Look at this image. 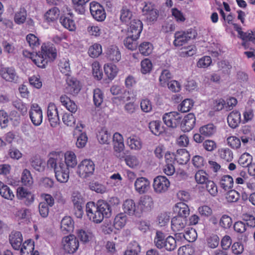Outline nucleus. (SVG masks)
<instances>
[{
    "instance_id": "f257e3e1",
    "label": "nucleus",
    "mask_w": 255,
    "mask_h": 255,
    "mask_svg": "<svg viewBox=\"0 0 255 255\" xmlns=\"http://www.w3.org/2000/svg\"><path fill=\"white\" fill-rule=\"evenodd\" d=\"M86 212L88 219L93 222L99 224L104 218L111 216V209L110 205L104 200H99L97 204L89 202L86 205Z\"/></svg>"
},
{
    "instance_id": "f03ea898",
    "label": "nucleus",
    "mask_w": 255,
    "mask_h": 255,
    "mask_svg": "<svg viewBox=\"0 0 255 255\" xmlns=\"http://www.w3.org/2000/svg\"><path fill=\"white\" fill-rule=\"evenodd\" d=\"M57 55V50L53 44L43 43L40 51L36 53L34 64L38 67L45 68L48 63L56 59Z\"/></svg>"
},
{
    "instance_id": "7ed1b4c3",
    "label": "nucleus",
    "mask_w": 255,
    "mask_h": 255,
    "mask_svg": "<svg viewBox=\"0 0 255 255\" xmlns=\"http://www.w3.org/2000/svg\"><path fill=\"white\" fill-rule=\"evenodd\" d=\"M155 247L158 249H165L167 251H174L177 247L176 241L172 236L166 237L161 231H157L154 239Z\"/></svg>"
},
{
    "instance_id": "20e7f679",
    "label": "nucleus",
    "mask_w": 255,
    "mask_h": 255,
    "mask_svg": "<svg viewBox=\"0 0 255 255\" xmlns=\"http://www.w3.org/2000/svg\"><path fill=\"white\" fill-rule=\"evenodd\" d=\"M197 34L196 30L192 28L186 30L176 31L174 33L173 44L175 46H182L190 40L196 38Z\"/></svg>"
},
{
    "instance_id": "39448f33",
    "label": "nucleus",
    "mask_w": 255,
    "mask_h": 255,
    "mask_svg": "<svg viewBox=\"0 0 255 255\" xmlns=\"http://www.w3.org/2000/svg\"><path fill=\"white\" fill-rule=\"evenodd\" d=\"M95 167V164L91 160L86 159L79 163L77 172L80 177L85 178L93 175Z\"/></svg>"
},
{
    "instance_id": "423d86ee",
    "label": "nucleus",
    "mask_w": 255,
    "mask_h": 255,
    "mask_svg": "<svg viewBox=\"0 0 255 255\" xmlns=\"http://www.w3.org/2000/svg\"><path fill=\"white\" fill-rule=\"evenodd\" d=\"M62 243L64 251L70 254L75 253L79 247V241L73 235H70L64 237Z\"/></svg>"
},
{
    "instance_id": "0eeeda50",
    "label": "nucleus",
    "mask_w": 255,
    "mask_h": 255,
    "mask_svg": "<svg viewBox=\"0 0 255 255\" xmlns=\"http://www.w3.org/2000/svg\"><path fill=\"white\" fill-rule=\"evenodd\" d=\"M182 115L177 112H171L164 114L162 116L164 123L168 127L175 128L181 123Z\"/></svg>"
},
{
    "instance_id": "6e6552de",
    "label": "nucleus",
    "mask_w": 255,
    "mask_h": 255,
    "mask_svg": "<svg viewBox=\"0 0 255 255\" xmlns=\"http://www.w3.org/2000/svg\"><path fill=\"white\" fill-rule=\"evenodd\" d=\"M170 185L169 180L165 176L159 175L154 179L153 188L155 193L161 194L166 192Z\"/></svg>"
},
{
    "instance_id": "1a4fd4ad",
    "label": "nucleus",
    "mask_w": 255,
    "mask_h": 255,
    "mask_svg": "<svg viewBox=\"0 0 255 255\" xmlns=\"http://www.w3.org/2000/svg\"><path fill=\"white\" fill-rule=\"evenodd\" d=\"M90 11L93 17L97 21H103L106 17L104 8L97 2L92 1L90 3Z\"/></svg>"
},
{
    "instance_id": "9d476101",
    "label": "nucleus",
    "mask_w": 255,
    "mask_h": 255,
    "mask_svg": "<svg viewBox=\"0 0 255 255\" xmlns=\"http://www.w3.org/2000/svg\"><path fill=\"white\" fill-rule=\"evenodd\" d=\"M29 115L32 123L35 126H39L41 124L43 120L42 111L38 104L31 105Z\"/></svg>"
},
{
    "instance_id": "9b49d317",
    "label": "nucleus",
    "mask_w": 255,
    "mask_h": 255,
    "mask_svg": "<svg viewBox=\"0 0 255 255\" xmlns=\"http://www.w3.org/2000/svg\"><path fill=\"white\" fill-rule=\"evenodd\" d=\"M16 196L18 199L21 200L26 206L30 205L34 201V195L23 187L17 188Z\"/></svg>"
},
{
    "instance_id": "f8f14e48",
    "label": "nucleus",
    "mask_w": 255,
    "mask_h": 255,
    "mask_svg": "<svg viewBox=\"0 0 255 255\" xmlns=\"http://www.w3.org/2000/svg\"><path fill=\"white\" fill-rule=\"evenodd\" d=\"M47 117L50 126L55 128L60 124L58 110L56 105L52 103L49 104L47 108Z\"/></svg>"
},
{
    "instance_id": "ddd939ff",
    "label": "nucleus",
    "mask_w": 255,
    "mask_h": 255,
    "mask_svg": "<svg viewBox=\"0 0 255 255\" xmlns=\"http://www.w3.org/2000/svg\"><path fill=\"white\" fill-rule=\"evenodd\" d=\"M187 219L180 216H175L171 219V228L175 236L179 235L182 232L187 225Z\"/></svg>"
},
{
    "instance_id": "4468645a",
    "label": "nucleus",
    "mask_w": 255,
    "mask_h": 255,
    "mask_svg": "<svg viewBox=\"0 0 255 255\" xmlns=\"http://www.w3.org/2000/svg\"><path fill=\"white\" fill-rule=\"evenodd\" d=\"M55 176L58 181L66 183L69 178V169L64 163H60L54 171Z\"/></svg>"
},
{
    "instance_id": "2eb2a0df",
    "label": "nucleus",
    "mask_w": 255,
    "mask_h": 255,
    "mask_svg": "<svg viewBox=\"0 0 255 255\" xmlns=\"http://www.w3.org/2000/svg\"><path fill=\"white\" fill-rule=\"evenodd\" d=\"M66 86L65 89V92L67 94L75 96L77 95L81 90L80 82L73 77H67L66 80Z\"/></svg>"
},
{
    "instance_id": "dca6fc26",
    "label": "nucleus",
    "mask_w": 255,
    "mask_h": 255,
    "mask_svg": "<svg viewBox=\"0 0 255 255\" xmlns=\"http://www.w3.org/2000/svg\"><path fill=\"white\" fill-rule=\"evenodd\" d=\"M134 186L136 192L139 194H143L146 193L150 189V183L147 178L140 177L136 179Z\"/></svg>"
},
{
    "instance_id": "f3484780",
    "label": "nucleus",
    "mask_w": 255,
    "mask_h": 255,
    "mask_svg": "<svg viewBox=\"0 0 255 255\" xmlns=\"http://www.w3.org/2000/svg\"><path fill=\"white\" fill-rule=\"evenodd\" d=\"M196 118L193 113H189L185 116L180 123V127L182 131L188 132L191 130L195 127Z\"/></svg>"
},
{
    "instance_id": "a211bd4d",
    "label": "nucleus",
    "mask_w": 255,
    "mask_h": 255,
    "mask_svg": "<svg viewBox=\"0 0 255 255\" xmlns=\"http://www.w3.org/2000/svg\"><path fill=\"white\" fill-rule=\"evenodd\" d=\"M143 24L139 19H133L129 22V26L128 28V34L133 37L139 38L142 30Z\"/></svg>"
},
{
    "instance_id": "6ab92c4d",
    "label": "nucleus",
    "mask_w": 255,
    "mask_h": 255,
    "mask_svg": "<svg viewBox=\"0 0 255 255\" xmlns=\"http://www.w3.org/2000/svg\"><path fill=\"white\" fill-rule=\"evenodd\" d=\"M113 141L114 149L116 152V156L120 157L121 153L124 151L125 145L123 135L119 132H116L113 135Z\"/></svg>"
},
{
    "instance_id": "aec40b11",
    "label": "nucleus",
    "mask_w": 255,
    "mask_h": 255,
    "mask_svg": "<svg viewBox=\"0 0 255 255\" xmlns=\"http://www.w3.org/2000/svg\"><path fill=\"white\" fill-rule=\"evenodd\" d=\"M60 22L63 27L69 31H74L76 28L75 22L73 20V14L71 12L62 14L60 18Z\"/></svg>"
},
{
    "instance_id": "412c9836",
    "label": "nucleus",
    "mask_w": 255,
    "mask_h": 255,
    "mask_svg": "<svg viewBox=\"0 0 255 255\" xmlns=\"http://www.w3.org/2000/svg\"><path fill=\"white\" fill-rule=\"evenodd\" d=\"M106 57L110 61L118 62L121 59V54L119 48L116 45H111L106 51Z\"/></svg>"
},
{
    "instance_id": "4be33fe9",
    "label": "nucleus",
    "mask_w": 255,
    "mask_h": 255,
    "mask_svg": "<svg viewBox=\"0 0 255 255\" xmlns=\"http://www.w3.org/2000/svg\"><path fill=\"white\" fill-rule=\"evenodd\" d=\"M122 208L125 214L129 215L139 214V209L136 208L135 203L132 199H128L126 200L123 203Z\"/></svg>"
},
{
    "instance_id": "5701e85b",
    "label": "nucleus",
    "mask_w": 255,
    "mask_h": 255,
    "mask_svg": "<svg viewBox=\"0 0 255 255\" xmlns=\"http://www.w3.org/2000/svg\"><path fill=\"white\" fill-rule=\"evenodd\" d=\"M22 240V236L20 232H13L9 237V243L15 250L20 249Z\"/></svg>"
},
{
    "instance_id": "b1692460",
    "label": "nucleus",
    "mask_w": 255,
    "mask_h": 255,
    "mask_svg": "<svg viewBox=\"0 0 255 255\" xmlns=\"http://www.w3.org/2000/svg\"><path fill=\"white\" fill-rule=\"evenodd\" d=\"M74 228V222L70 216L64 217L61 222V230L64 234L72 232Z\"/></svg>"
},
{
    "instance_id": "393cba45",
    "label": "nucleus",
    "mask_w": 255,
    "mask_h": 255,
    "mask_svg": "<svg viewBox=\"0 0 255 255\" xmlns=\"http://www.w3.org/2000/svg\"><path fill=\"white\" fill-rule=\"evenodd\" d=\"M0 75L2 78L9 82H15L18 78L15 70L12 68H1Z\"/></svg>"
},
{
    "instance_id": "a878e982",
    "label": "nucleus",
    "mask_w": 255,
    "mask_h": 255,
    "mask_svg": "<svg viewBox=\"0 0 255 255\" xmlns=\"http://www.w3.org/2000/svg\"><path fill=\"white\" fill-rule=\"evenodd\" d=\"M152 198L148 195L141 196L138 201V206L140 208L139 213L143 211H148L153 207Z\"/></svg>"
},
{
    "instance_id": "bb28decb",
    "label": "nucleus",
    "mask_w": 255,
    "mask_h": 255,
    "mask_svg": "<svg viewBox=\"0 0 255 255\" xmlns=\"http://www.w3.org/2000/svg\"><path fill=\"white\" fill-rule=\"evenodd\" d=\"M234 183L233 177L229 175L222 176L220 178L219 181L220 187L225 191L232 189L234 186Z\"/></svg>"
},
{
    "instance_id": "cd10ccee",
    "label": "nucleus",
    "mask_w": 255,
    "mask_h": 255,
    "mask_svg": "<svg viewBox=\"0 0 255 255\" xmlns=\"http://www.w3.org/2000/svg\"><path fill=\"white\" fill-rule=\"evenodd\" d=\"M60 101L62 105L71 113H75L77 112L78 110L77 105L66 95H62L60 97Z\"/></svg>"
},
{
    "instance_id": "c85d7f7f",
    "label": "nucleus",
    "mask_w": 255,
    "mask_h": 255,
    "mask_svg": "<svg viewBox=\"0 0 255 255\" xmlns=\"http://www.w3.org/2000/svg\"><path fill=\"white\" fill-rule=\"evenodd\" d=\"M241 120V114L237 111H232L227 118L229 126L233 128H235L239 126Z\"/></svg>"
},
{
    "instance_id": "c756f323",
    "label": "nucleus",
    "mask_w": 255,
    "mask_h": 255,
    "mask_svg": "<svg viewBox=\"0 0 255 255\" xmlns=\"http://www.w3.org/2000/svg\"><path fill=\"white\" fill-rule=\"evenodd\" d=\"M174 158L179 164H185L190 160V154L185 149H179L177 150Z\"/></svg>"
},
{
    "instance_id": "7c9ffc66",
    "label": "nucleus",
    "mask_w": 255,
    "mask_h": 255,
    "mask_svg": "<svg viewBox=\"0 0 255 255\" xmlns=\"http://www.w3.org/2000/svg\"><path fill=\"white\" fill-rule=\"evenodd\" d=\"M174 211L178 214L177 216H180L186 219L189 215L190 210L188 206L184 202H178L174 207Z\"/></svg>"
},
{
    "instance_id": "2f4dec72",
    "label": "nucleus",
    "mask_w": 255,
    "mask_h": 255,
    "mask_svg": "<svg viewBox=\"0 0 255 255\" xmlns=\"http://www.w3.org/2000/svg\"><path fill=\"white\" fill-rule=\"evenodd\" d=\"M127 144L132 150H140L142 146V143L140 138L136 135H132L128 138Z\"/></svg>"
},
{
    "instance_id": "473e14b6",
    "label": "nucleus",
    "mask_w": 255,
    "mask_h": 255,
    "mask_svg": "<svg viewBox=\"0 0 255 255\" xmlns=\"http://www.w3.org/2000/svg\"><path fill=\"white\" fill-rule=\"evenodd\" d=\"M21 255H31L34 252V243L32 240L25 241L20 248Z\"/></svg>"
},
{
    "instance_id": "72a5a7b5",
    "label": "nucleus",
    "mask_w": 255,
    "mask_h": 255,
    "mask_svg": "<svg viewBox=\"0 0 255 255\" xmlns=\"http://www.w3.org/2000/svg\"><path fill=\"white\" fill-rule=\"evenodd\" d=\"M105 74L110 80L114 79L117 75L119 69L116 65L107 63L104 65Z\"/></svg>"
},
{
    "instance_id": "f704fd0d",
    "label": "nucleus",
    "mask_w": 255,
    "mask_h": 255,
    "mask_svg": "<svg viewBox=\"0 0 255 255\" xmlns=\"http://www.w3.org/2000/svg\"><path fill=\"white\" fill-rule=\"evenodd\" d=\"M65 165L69 167L74 168L77 164V158L75 154L71 151H68L65 153Z\"/></svg>"
},
{
    "instance_id": "c9c22d12",
    "label": "nucleus",
    "mask_w": 255,
    "mask_h": 255,
    "mask_svg": "<svg viewBox=\"0 0 255 255\" xmlns=\"http://www.w3.org/2000/svg\"><path fill=\"white\" fill-rule=\"evenodd\" d=\"M97 137L101 144H109L111 140V134L105 128L99 131Z\"/></svg>"
},
{
    "instance_id": "e433bc0d",
    "label": "nucleus",
    "mask_w": 255,
    "mask_h": 255,
    "mask_svg": "<svg viewBox=\"0 0 255 255\" xmlns=\"http://www.w3.org/2000/svg\"><path fill=\"white\" fill-rule=\"evenodd\" d=\"M0 195L3 198L10 200H13L14 197V195L10 188L1 181H0Z\"/></svg>"
},
{
    "instance_id": "4c0bfd02",
    "label": "nucleus",
    "mask_w": 255,
    "mask_h": 255,
    "mask_svg": "<svg viewBox=\"0 0 255 255\" xmlns=\"http://www.w3.org/2000/svg\"><path fill=\"white\" fill-rule=\"evenodd\" d=\"M127 217L124 213H120L116 215L114 219V227L117 230L122 229L126 224Z\"/></svg>"
},
{
    "instance_id": "58836bf2",
    "label": "nucleus",
    "mask_w": 255,
    "mask_h": 255,
    "mask_svg": "<svg viewBox=\"0 0 255 255\" xmlns=\"http://www.w3.org/2000/svg\"><path fill=\"white\" fill-rule=\"evenodd\" d=\"M199 132L205 137H210L216 132V127L213 124H209L201 127Z\"/></svg>"
},
{
    "instance_id": "ea45409f",
    "label": "nucleus",
    "mask_w": 255,
    "mask_h": 255,
    "mask_svg": "<svg viewBox=\"0 0 255 255\" xmlns=\"http://www.w3.org/2000/svg\"><path fill=\"white\" fill-rule=\"evenodd\" d=\"M60 14L58 8L54 7L49 9L44 14V17L48 22H54L57 20Z\"/></svg>"
},
{
    "instance_id": "a19ab883",
    "label": "nucleus",
    "mask_w": 255,
    "mask_h": 255,
    "mask_svg": "<svg viewBox=\"0 0 255 255\" xmlns=\"http://www.w3.org/2000/svg\"><path fill=\"white\" fill-rule=\"evenodd\" d=\"M140 250V246L138 243L135 241H132L128 245L124 255H138Z\"/></svg>"
},
{
    "instance_id": "79ce46f5",
    "label": "nucleus",
    "mask_w": 255,
    "mask_h": 255,
    "mask_svg": "<svg viewBox=\"0 0 255 255\" xmlns=\"http://www.w3.org/2000/svg\"><path fill=\"white\" fill-rule=\"evenodd\" d=\"M178 237L180 239L184 238L188 242H193L197 238V234L195 229L190 228L186 230L184 233H179Z\"/></svg>"
},
{
    "instance_id": "37998d69",
    "label": "nucleus",
    "mask_w": 255,
    "mask_h": 255,
    "mask_svg": "<svg viewBox=\"0 0 255 255\" xmlns=\"http://www.w3.org/2000/svg\"><path fill=\"white\" fill-rule=\"evenodd\" d=\"M219 243L220 238L216 234H212L206 237L205 244L209 248H216L219 246Z\"/></svg>"
},
{
    "instance_id": "c03bdc74",
    "label": "nucleus",
    "mask_w": 255,
    "mask_h": 255,
    "mask_svg": "<svg viewBox=\"0 0 255 255\" xmlns=\"http://www.w3.org/2000/svg\"><path fill=\"white\" fill-rule=\"evenodd\" d=\"M149 128L151 132L155 135H159L163 132L162 123L159 121H153L149 123Z\"/></svg>"
},
{
    "instance_id": "a18cd8bd",
    "label": "nucleus",
    "mask_w": 255,
    "mask_h": 255,
    "mask_svg": "<svg viewBox=\"0 0 255 255\" xmlns=\"http://www.w3.org/2000/svg\"><path fill=\"white\" fill-rule=\"evenodd\" d=\"M240 38L243 41L242 45L245 49H247L249 47V42H252L253 43L255 44V35L252 31L242 33V35Z\"/></svg>"
},
{
    "instance_id": "49530a36",
    "label": "nucleus",
    "mask_w": 255,
    "mask_h": 255,
    "mask_svg": "<svg viewBox=\"0 0 255 255\" xmlns=\"http://www.w3.org/2000/svg\"><path fill=\"white\" fill-rule=\"evenodd\" d=\"M32 167L38 171H42L44 168V163L39 155L33 156L30 160Z\"/></svg>"
},
{
    "instance_id": "de8ad7c7",
    "label": "nucleus",
    "mask_w": 255,
    "mask_h": 255,
    "mask_svg": "<svg viewBox=\"0 0 255 255\" xmlns=\"http://www.w3.org/2000/svg\"><path fill=\"white\" fill-rule=\"evenodd\" d=\"M219 157L222 160L230 162L233 159L232 151L228 148H222L218 150Z\"/></svg>"
},
{
    "instance_id": "09e8293b",
    "label": "nucleus",
    "mask_w": 255,
    "mask_h": 255,
    "mask_svg": "<svg viewBox=\"0 0 255 255\" xmlns=\"http://www.w3.org/2000/svg\"><path fill=\"white\" fill-rule=\"evenodd\" d=\"M138 49L142 55L147 56L152 53L153 46L149 42H143L139 45Z\"/></svg>"
},
{
    "instance_id": "8fccbe9b",
    "label": "nucleus",
    "mask_w": 255,
    "mask_h": 255,
    "mask_svg": "<svg viewBox=\"0 0 255 255\" xmlns=\"http://www.w3.org/2000/svg\"><path fill=\"white\" fill-rule=\"evenodd\" d=\"M27 11L24 7H21L19 10L15 13L14 20L16 23L20 24L23 23L26 19Z\"/></svg>"
},
{
    "instance_id": "3c124183",
    "label": "nucleus",
    "mask_w": 255,
    "mask_h": 255,
    "mask_svg": "<svg viewBox=\"0 0 255 255\" xmlns=\"http://www.w3.org/2000/svg\"><path fill=\"white\" fill-rule=\"evenodd\" d=\"M172 78V75L170 72L167 69L163 70L159 78L160 84L162 87H165L170 82Z\"/></svg>"
},
{
    "instance_id": "603ef678",
    "label": "nucleus",
    "mask_w": 255,
    "mask_h": 255,
    "mask_svg": "<svg viewBox=\"0 0 255 255\" xmlns=\"http://www.w3.org/2000/svg\"><path fill=\"white\" fill-rule=\"evenodd\" d=\"M21 180L22 184L25 186H30L33 184V178L29 170L25 169L23 170Z\"/></svg>"
},
{
    "instance_id": "864d4df0",
    "label": "nucleus",
    "mask_w": 255,
    "mask_h": 255,
    "mask_svg": "<svg viewBox=\"0 0 255 255\" xmlns=\"http://www.w3.org/2000/svg\"><path fill=\"white\" fill-rule=\"evenodd\" d=\"M194 102L190 99L184 100L178 106V109L182 113L189 112L193 107Z\"/></svg>"
},
{
    "instance_id": "5fc2aeb1",
    "label": "nucleus",
    "mask_w": 255,
    "mask_h": 255,
    "mask_svg": "<svg viewBox=\"0 0 255 255\" xmlns=\"http://www.w3.org/2000/svg\"><path fill=\"white\" fill-rule=\"evenodd\" d=\"M132 16V12L129 10L127 7H123L122 9L121 10V16L120 19L121 20L128 24L129 22H130L131 20V17Z\"/></svg>"
},
{
    "instance_id": "6e6d98bb",
    "label": "nucleus",
    "mask_w": 255,
    "mask_h": 255,
    "mask_svg": "<svg viewBox=\"0 0 255 255\" xmlns=\"http://www.w3.org/2000/svg\"><path fill=\"white\" fill-rule=\"evenodd\" d=\"M138 39V38H136V37H133V36L128 35L124 40V45L129 50H135L137 47V40Z\"/></svg>"
},
{
    "instance_id": "4d7b16f0",
    "label": "nucleus",
    "mask_w": 255,
    "mask_h": 255,
    "mask_svg": "<svg viewBox=\"0 0 255 255\" xmlns=\"http://www.w3.org/2000/svg\"><path fill=\"white\" fill-rule=\"evenodd\" d=\"M247 178L246 172L242 171L240 173V176L235 178V184L243 186L244 188H250V184L246 181Z\"/></svg>"
},
{
    "instance_id": "13d9d810",
    "label": "nucleus",
    "mask_w": 255,
    "mask_h": 255,
    "mask_svg": "<svg viewBox=\"0 0 255 255\" xmlns=\"http://www.w3.org/2000/svg\"><path fill=\"white\" fill-rule=\"evenodd\" d=\"M26 39L29 46L32 49H35L38 48L40 44L39 39L33 34H28L26 36Z\"/></svg>"
},
{
    "instance_id": "bf43d9fd",
    "label": "nucleus",
    "mask_w": 255,
    "mask_h": 255,
    "mask_svg": "<svg viewBox=\"0 0 255 255\" xmlns=\"http://www.w3.org/2000/svg\"><path fill=\"white\" fill-rule=\"evenodd\" d=\"M102 53V46L98 43H94L91 46L88 50V53L90 57L96 58Z\"/></svg>"
},
{
    "instance_id": "052dcab7",
    "label": "nucleus",
    "mask_w": 255,
    "mask_h": 255,
    "mask_svg": "<svg viewBox=\"0 0 255 255\" xmlns=\"http://www.w3.org/2000/svg\"><path fill=\"white\" fill-rule=\"evenodd\" d=\"M72 1L75 10L79 14H83L85 12V5L90 0H72Z\"/></svg>"
},
{
    "instance_id": "680f3d73",
    "label": "nucleus",
    "mask_w": 255,
    "mask_h": 255,
    "mask_svg": "<svg viewBox=\"0 0 255 255\" xmlns=\"http://www.w3.org/2000/svg\"><path fill=\"white\" fill-rule=\"evenodd\" d=\"M195 179L198 184H205L209 180V175L205 171L199 170L196 173Z\"/></svg>"
},
{
    "instance_id": "e2e57ef3",
    "label": "nucleus",
    "mask_w": 255,
    "mask_h": 255,
    "mask_svg": "<svg viewBox=\"0 0 255 255\" xmlns=\"http://www.w3.org/2000/svg\"><path fill=\"white\" fill-rule=\"evenodd\" d=\"M240 197V195L238 191L234 189H230L225 194V197L227 201L230 203L237 202Z\"/></svg>"
},
{
    "instance_id": "0e129e2a",
    "label": "nucleus",
    "mask_w": 255,
    "mask_h": 255,
    "mask_svg": "<svg viewBox=\"0 0 255 255\" xmlns=\"http://www.w3.org/2000/svg\"><path fill=\"white\" fill-rule=\"evenodd\" d=\"M104 94L102 91L99 88H97L93 92V101L95 105L100 107L103 102Z\"/></svg>"
},
{
    "instance_id": "69168bd1",
    "label": "nucleus",
    "mask_w": 255,
    "mask_h": 255,
    "mask_svg": "<svg viewBox=\"0 0 255 255\" xmlns=\"http://www.w3.org/2000/svg\"><path fill=\"white\" fill-rule=\"evenodd\" d=\"M93 76L100 80L103 77V72L99 62H94L92 65Z\"/></svg>"
},
{
    "instance_id": "338daca9",
    "label": "nucleus",
    "mask_w": 255,
    "mask_h": 255,
    "mask_svg": "<svg viewBox=\"0 0 255 255\" xmlns=\"http://www.w3.org/2000/svg\"><path fill=\"white\" fill-rule=\"evenodd\" d=\"M228 145L234 149H238L241 147V142L239 138L236 136H230L227 139Z\"/></svg>"
},
{
    "instance_id": "774afa93",
    "label": "nucleus",
    "mask_w": 255,
    "mask_h": 255,
    "mask_svg": "<svg viewBox=\"0 0 255 255\" xmlns=\"http://www.w3.org/2000/svg\"><path fill=\"white\" fill-rule=\"evenodd\" d=\"M141 72L143 74L149 73L152 69V64L150 60L145 58L142 60L140 63Z\"/></svg>"
}]
</instances>
